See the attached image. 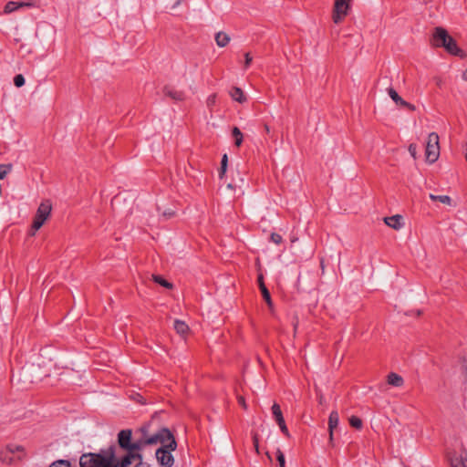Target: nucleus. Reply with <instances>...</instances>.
<instances>
[{
    "mask_svg": "<svg viewBox=\"0 0 467 467\" xmlns=\"http://www.w3.org/2000/svg\"><path fill=\"white\" fill-rule=\"evenodd\" d=\"M114 452H117L115 444L99 452H86L79 457L80 467H113Z\"/></svg>",
    "mask_w": 467,
    "mask_h": 467,
    "instance_id": "obj_1",
    "label": "nucleus"
},
{
    "mask_svg": "<svg viewBox=\"0 0 467 467\" xmlns=\"http://www.w3.org/2000/svg\"><path fill=\"white\" fill-rule=\"evenodd\" d=\"M431 44L436 47H443L451 55L460 57L465 56L464 51L458 47L456 40L441 26L434 28L431 36Z\"/></svg>",
    "mask_w": 467,
    "mask_h": 467,
    "instance_id": "obj_2",
    "label": "nucleus"
},
{
    "mask_svg": "<svg viewBox=\"0 0 467 467\" xmlns=\"http://www.w3.org/2000/svg\"><path fill=\"white\" fill-rule=\"evenodd\" d=\"M161 444L155 451V457L161 467H172L174 464V457L171 454L177 449V441L174 435L171 431V437H163V441H159Z\"/></svg>",
    "mask_w": 467,
    "mask_h": 467,
    "instance_id": "obj_3",
    "label": "nucleus"
},
{
    "mask_svg": "<svg viewBox=\"0 0 467 467\" xmlns=\"http://www.w3.org/2000/svg\"><path fill=\"white\" fill-rule=\"evenodd\" d=\"M163 437H171V431L166 427L161 428L156 433L151 435V437L139 438L135 441H131L130 447L127 451L140 452L144 447L148 445H155L159 443V441H163Z\"/></svg>",
    "mask_w": 467,
    "mask_h": 467,
    "instance_id": "obj_4",
    "label": "nucleus"
},
{
    "mask_svg": "<svg viewBox=\"0 0 467 467\" xmlns=\"http://www.w3.org/2000/svg\"><path fill=\"white\" fill-rule=\"evenodd\" d=\"M51 211L52 204L49 200H45L40 203L33 220L32 230L34 232L32 234H35V232L43 226L47 219L50 216Z\"/></svg>",
    "mask_w": 467,
    "mask_h": 467,
    "instance_id": "obj_5",
    "label": "nucleus"
},
{
    "mask_svg": "<svg viewBox=\"0 0 467 467\" xmlns=\"http://www.w3.org/2000/svg\"><path fill=\"white\" fill-rule=\"evenodd\" d=\"M425 156L430 163L435 162L440 156L439 136L436 132H431L428 136Z\"/></svg>",
    "mask_w": 467,
    "mask_h": 467,
    "instance_id": "obj_6",
    "label": "nucleus"
},
{
    "mask_svg": "<svg viewBox=\"0 0 467 467\" xmlns=\"http://www.w3.org/2000/svg\"><path fill=\"white\" fill-rule=\"evenodd\" d=\"M350 0H335L333 8V21L338 24L348 15Z\"/></svg>",
    "mask_w": 467,
    "mask_h": 467,
    "instance_id": "obj_7",
    "label": "nucleus"
},
{
    "mask_svg": "<svg viewBox=\"0 0 467 467\" xmlns=\"http://www.w3.org/2000/svg\"><path fill=\"white\" fill-rule=\"evenodd\" d=\"M118 445L121 450L127 451L132 441V431L130 429L121 430L118 433Z\"/></svg>",
    "mask_w": 467,
    "mask_h": 467,
    "instance_id": "obj_8",
    "label": "nucleus"
},
{
    "mask_svg": "<svg viewBox=\"0 0 467 467\" xmlns=\"http://www.w3.org/2000/svg\"><path fill=\"white\" fill-rule=\"evenodd\" d=\"M387 90H388L389 96L396 103L397 106L405 108V109H409L410 111H414L416 109V108L413 104H410V103L407 102L406 100H404L393 88H389Z\"/></svg>",
    "mask_w": 467,
    "mask_h": 467,
    "instance_id": "obj_9",
    "label": "nucleus"
},
{
    "mask_svg": "<svg viewBox=\"0 0 467 467\" xmlns=\"http://www.w3.org/2000/svg\"><path fill=\"white\" fill-rule=\"evenodd\" d=\"M133 456L130 451H126L120 458H118L116 452H114L113 467H133Z\"/></svg>",
    "mask_w": 467,
    "mask_h": 467,
    "instance_id": "obj_10",
    "label": "nucleus"
},
{
    "mask_svg": "<svg viewBox=\"0 0 467 467\" xmlns=\"http://www.w3.org/2000/svg\"><path fill=\"white\" fill-rule=\"evenodd\" d=\"M163 93L165 96L175 101H182L185 99V94L183 91L176 90L169 86H165L163 88Z\"/></svg>",
    "mask_w": 467,
    "mask_h": 467,
    "instance_id": "obj_11",
    "label": "nucleus"
},
{
    "mask_svg": "<svg viewBox=\"0 0 467 467\" xmlns=\"http://www.w3.org/2000/svg\"><path fill=\"white\" fill-rule=\"evenodd\" d=\"M339 422V416L337 411L332 410L328 417V431H329V441H333V431L336 429Z\"/></svg>",
    "mask_w": 467,
    "mask_h": 467,
    "instance_id": "obj_12",
    "label": "nucleus"
},
{
    "mask_svg": "<svg viewBox=\"0 0 467 467\" xmlns=\"http://www.w3.org/2000/svg\"><path fill=\"white\" fill-rule=\"evenodd\" d=\"M446 460L451 467H467L466 462H463L464 459L457 457L454 451H448Z\"/></svg>",
    "mask_w": 467,
    "mask_h": 467,
    "instance_id": "obj_13",
    "label": "nucleus"
},
{
    "mask_svg": "<svg viewBox=\"0 0 467 467\" xmlns=\"http://www.w3.org/2000/svg\"><path fill=\"white\" fill-rule=\"evenodd\" d=\"M401 220H402V216L400 214H396L393 216L384 218L385 223L388 226H389L395 230H399L401 228V226H402V223H400Z\"/></svg>",
    "mask_w": 467,
    "mask_h": 467,
    "instance_id": "obj_14",
    "label": "nucleus"
},
{
    "mask_svg": "<svg viewBox=\"0 0 467 467\" xmlns=\"http://www.w3.org/2000/svg\"><path fill=\"white\" fill-rule=\"evenodd\" d=\"M32 5H33V4H31V3L10 1L5 5L4 12L5 14H10V13L17 10L21 6H32Z\"/></svg>",
    "mask_w": 467,
    "mask_h": 467,
    "instance_id": "obj_15",
    "label": "nucleus"
},
{
    "mask_svg": "<svg viewBox=\"0 0 467 467\" xmlns=\"http://www.w3.org/2000/svg\"><path fill=\"white\" fill-rule=\"evenodd\" d=\"M229 94L234 100L239 103H244L246 101V97L244 94V91L238 87H233Z\"/></svg>",
    "mask_w": 467,
    "mask_h": 467,
    "instance_id": "obj_16",
    "label": "nucleus"
},
{
    "mask_svg": "<svg viewBox=\"0 0 467 467\" xmlns=\"http://www.w3.org/2000/svg\"><path fill=\"white\" fill-rule=\"evenodd\" d=\"M387 382L394 387H401L404 384V379L399 374L390 372L387 377Z\"/></svg>",
    "mask_w": 467,
    "mask_h": 467,
    "instance_id": "obj_17",
    "label": "nucleus"
},
{
    "mask_svg": "<svg viewBox=\"0 0 467 467\" xmlns=\"http://www.w3.org/2000/svg\"><path fill=\"white\" fill-rule=\"evenodd\" d=\"M174 329L180 336L184 337L188 334L190 328L184 321L176 319L174 321Z\"/></svg>",
    "mask_w": 467,
    "mask_h": 467,
    "instance_id": "obj_18",
    "label": "nucleus"
},
{
    "mask_svg": "<svg viewBox=\"0 0 467 467\" xmlns=\"http://www.w3.org/2000/svg\"><path fill=\"white\" fill-rule=\"evenodd\" d=\"M272 413L275 420L277 424L285 422V419L280 408V405L276 402H275L272 406Z\"/></svg>",
    "mask_w": 467,
    "mask_h": 467,
    "instance_id": "obj_19",
    "label": "nucleus"
},
{
    "mask_svg": "<svg viewBox=\"0 0 467 467\" xmlns=\"http://www.w3.org/2000/svg\"><path fill=\"white\" fill-rule=\"evenodd\" d=\"M215 42L218 47H224L230 42V36L224 32H218L215 35Z\"/></svg>",
    "mask_w": 467,
    "mask_h": 467,
    "instance_id": "obj_20",
    "label": "nucleus"
},
{
    "mask_svg": "<svg viewBox=\"0 0 467 467\" xmlns=\"http://www.w3.org/2000/svg\"><path fill=\"white\" fill-rule=\"evenodd\" d=\"M232 136L234 139V145L239 148L244 140V135L238 127H234L232 130Z\"/></svg>",
    "mask_w": 467,
    "mask_h": 467,
    "instance_id": "obj_21",
    "label": "nucleus"
},
{
    "mask_svg": "<svg viewBox=\"0 0 467 467\" xmlns=\"http://www.w3.org/2000/svg\"><path fill=\"white\" fill-rule=\"evenodd\" d=\"M261 293H262V296H263L264 300L265 301V303L267 304L268 307L270 308V310H272L274 307V304H273V301L271 298L270 292L265 285L262 286Z\"/></svg>",
    "mask_w": 467,
    "mask_h": 467,
    "instance_id": "obj_22",
    "label": "nucleus"
},
{
    "mask_svg": "<svg viewBox=\"0 0 467 467\" xmlns=\"http://www.w3.org/2000/svg\"><path fill=\"white\" fill-rule=\"evenodd\" d=\"M430 199L434 202H437V201L441 202V203H444V204H448V205L451 204V199L448 195H435V194L431 193Z\"/></svg>",
    "mask_w": 467,
    "mask_h": 467,
    "instance_id": "obj_23",
    "label": "nucleus"
},
{
    "mask_svg": "<svg viewBox=\"0 0 467 467\" xmlns=\"http://www.w3.org/2000/svg\"><path fill=\"white\" fill-rule=\"evenodd\" d=\"M152 277L155 283L161 285L165 288L171 289L173 287V285L167 281L166 279H164L161 275H153Z\"/></svg>",
    "mask_w": 467,
    "mask_h": 467,
    "instance_id": "obj_24",
    "label": "nucleus"
},
{
    "mask_svg": "<svg viewBox=\"0 0 467 467\" xmlns=\"http://www.w3.org/2000/svg\"><path fill=\"white\" fill-rule=\"evenodd\" d=\"M227 165H228V157H227V154H223L222 161H221V167L218 171L220 178H223V175L225 174L226 170H227Z\"/></svg>",
    "mask_w": 467,
    "mask_h": 467,
    "instance_id": "obj_25",
    "label": "nucleus"
},
{
    "mask_svg": "<svg viewBox=\"0 0 467 467\" xmlns=\"http://www.w3.org/2000/svg\"><path fill=\"white\" fill-rule=\"evenodd\" d=\"M13 169L11 163L0 164V180H3Z\"/></svg>",
    "mask_w": 467,
    "mask_h": 467,
    "instance_id": "obj_26",
    "label": "nucleus"
},
{
    "mask_svg": "<svg viewBox=\"0 0 467 467\" xmlns=\"http://www.w3.org/2000/svg\"><path fill=\"white\" fill-rule=\"evenodd\" d=\"M349 424L351 427H353L357 430H360L363 426V422H362L361 419L357 416H351L349 418Z\"/></svg>",
    "mask_w": 467,
    "mask_h": 467,
    "instance_id": "obj_27",
    "label": "nucleus"
},
{
    "mask_svg": "<svg viewBox=\"0 0 467 467\" xmlns=\"http://www.w3.org/2000/svg\"><path fill=\"white\" fill-rule=\"evenodd\" d=\"M150 424L147 423V424L142 425L139 429V432L140 433V438H144V437L149 438V437H151L152 434H150Z\"/></svg>",
    "mask_w": 467,
    "mask_h": 467,
    "instance_id": "obj_28",
    "label": "nucleus"
},
{
    "mask_svg": "<svg viewBox=\"0 0 467 467\" xmlns=\"http://www.w3.org/2000/svg\"><path fill=\"white\" fill-rule=\"evenodd\" d=\"M48 467H71V462L67 460H57Z\"/></svg>",
    "mask_w": 467,
    "mask_h": 467,
    "instance_id": "obj_29",
    "label": "nucleus"
},
{
    "mask_svg": "<svg viewBox=\"0 0 467 467\" xmlns=\"http://www.w3.org/2000/svg\"><path fill=\"white\" fill-rule=\"evenodd\" d=\"M275 454L276 461L278 462L280 467H285V459L283 451L280 449H277Z\"/></svg>",
    "mask_w": 467,
    "mask_h": 467,
    "instance_id": "obj_30",
    "label": "nucleus"
},
{
    "mask_svg": "<svg viewBox=\"0 0 467 467\" xmlns=\"http://www.w3.org/2000/svg\"><path fill=\"white\" fill-rule=\"evenodd\" d=\"M14 84L17 88H21L22 86H24L25 85V78H24V76L21 75V74L16 75L15 78H14Z\"/></svg>",
    "mask_w": 467,
    "mask_h": 467,
    "instance_id": "obj_31",
    "label": "nucleus"
},
{
    "mask_svg": "<svg viewBox=\"0 0 467 467\" xmlns=\"http://www.w3.org/2000/svg\"><path fill=\"white\" fill-rule=\"evenodd\" d=\"M6 451L10 454H14L16 451H24V448L21 445H13V444H11V445H7L6 446Z\"/></svg>",
    "mask_w": 467,
    "mask_h": 467,
    "instance_id": "obj_32",
    "label": "nucleus"
},
{
    "mask_svg": "<svg viewBox=\"0 0 467 467\" xmlns=\"http://www.w3.org/2000/svg\"><path fill=\"white\" fill-rule=\"evenodd\" d=\"M270 240L275 244H280L283 242V237L277 233H272L270 235Z\"/></svg>",
    "mask_w": 467,
    "mask_h": 467,
    "instance_id": "obj_33",
    "label": "nucleus"
},
{
    "mask_svg": "<svg viewBox=\"0 0 467 467\" xmlns=\"http://www.w3.org/2000/svg\"><path fill=\"white\" fill-rule=\"evenodd\" d=\"M8 453L9 452H7V451L6 452H1L0 453V459H1V461L10 464V463L13 462L14 459H13L12 456H10V457L7 456Z\"/></svg>",
    "mask_w": 467,
    "mask_h": 467,
    "instance_id": "obj_34",
    "label": "nucleus"
},
{
    "mask_svg": "<svg viewBox=\"0 0 467 467\" xmlns=\"http://www.w3.org/2000/svg\"><path fill=\"white\" fill-rule=\"evenodd\" d=\"M409 152L413 157L414 160L417 159V145L414 143L410 144Z\"/></svg>",
    "mask_w": 467,
    "mask_h": 467,
    "instance_id": "obj_35",
    "label": "nucleus"
},
{
    "mask_svg": "<svg viewBox=\"0 0 467 467\" xmlns=\"http://www.w3.org/2000/svg\"><path fill=\"white\" fill-rule=\"evenodd\" d=\"M252 439H253V443H254V449H255L256 452L259 453L258 434L257 433H254Z\"/></svg>",
    "mask_w": 467,
    "mask_h": 467,
    "instance_id": "obj_36",
    "label": "nucleus"
},
{
    "mask_svg": "<svg viewBox=\"0 0 467 467\" xmlns=\"http://www.w3.org/2000/svg\"><path fill=\"white\" fill-rule=\"evenodd\" d=\"M280 431L283 432L284 435L286 437H290L289 431L286 427L285 421L283 423L278 424Z\"/></svg>",
    "mask_w": 467,
    "mask_h": 467,
    "instance_id": "obj_37",
    "label": "nucleus"
},
{
    "mask_svg": "<svg viewBox=\"0 0 467 467\" xmlns=\"http://www.w3.org/2000/svg\"><path fill=\"white\" fill-rule=\"evenodd\" d=\"M131 452V455L133 456V461L137 462H143L142 461V454L140 452H137V451H130Z\"/></svg>",
    "mask_w": 467,
    "mask_h": 467,
    "instance_id": "obj_38",
    "label": "nucleus"
},
{
    "mask_svg": "<svg viewBox=\"0 0 467 467\" xmlns=\"http://www.w3.org/2000/svg\"><path fill=\"white\" fill-rule=\"evenodd\" d=\"M252 62V57L250 56V53H245L244 55V67L247 68Z\"/></svg>",
    "mask_w": 467,
    "mask_h": 467,
    "instance_id": "obj_39",
    "label": "nucleus"
},
{
    "mask_svg": "<svg viewBox=\"0 0 467 467\" xmlns=\"http://www.w3.org/2000/svg\"><path fill=\"white\" fill-rule=\"evenodd\" d=\"M257 283H258V286H259V289L260 291L262 290V286L263 285H265V282H264V276L262 274H260L257 277Z\"/></svg>",
    "mask_w": 467,
    "mask_h": 467,
    "instance_id": "obj_40",
    "label": "nucleus"
},
{
    "mask_svg": "<svg viewBox=\"0 0 467 467\" xmlns=\"http://www.w3.org/2000/svg\"><path fill=\"white\" fill-rule=\"evenodd\" d=\"M215 98H216L215 94L209 96V98L207 99L208 106L213 105L215 103Z\"/></svg>",
    "mask_w": 467,
    "mask_h": 467,
    "instance_id": "obj_41",
    "label": "nucleus"
},
{
    "mask_svg": "<svg viewBox=\"0 0 467 467\" xmlns=\"http://www.w3.org/2000/svg\"><path fill=\"white\" fill-rule=\"evenodd\" d=\"M133 467H150V465L147 462H136V464H134Z\"/></svg>",
    "mask_w": 467,
    "mask_h": 467,
    "instance_id": "obj_42",
    "label": "nucleus"
},
{
    "mask_svg": "<svg viewBox=\"0 0 467 467\" xmlns=\"http://www.w3.org/2000/svg\"><path fill=\"white\" fill-rule=\"evenodd\" d=\"M238 401L244 409L246 408V404L243 397H239Z\"/></svg>",
    "mask_w": 467,
    "mask_h": 467,
    "instance_id": "obj_43",
    "label": "nucleus"
},
{
    "mask_svg": "<svg viewBox=\"0 0 467 467\" xmlns=\"http://www.w3.org/2000/svg\"><path fill=\"white\" fill-rule=\"evenodd\" d=\"M173 214H174V213H173V212H167V213H163V215H164V216H168V217H171V216H172Z\"/></svg>",
    "mask_w": 467,
    "mask_h": 467,
    "instance_id": "obj_44",
    "label": "nucleus"
},
{
    "mask_svg": "<svg viewBox=\"0 0 467 467\" xmlns=\"http://www.w3.org/2000/svg\"><path fill=\"white\" fill-rule=\"evenodd\" d=\"M265 132H266L267 134H269V133H270V128H269V126H268L267 124H265Z\"/></svg>",
    "mask_w": 467,
    "mask_h": 467,
    "instance_id": "obj_45",
    "label": "nucleus"
},
{
    "mask_svg": "<svg viewBox=\"0 0 467 467\" xmlns=\"http://www.w3.org/2000/svg\"><path fill=\"white\" fill-rule=\"evenodd\" d=\"M463 374H464V377H465V378H466V379H467V366H465V367H464V372H463Z\"/></svg>",
    "mask_w": 467,
    "mask_h": 467,
    "instance_id": "obj_46",
    "label": "nucleus"
},
{
    "mask_svg": "<svg viewBox=\"0 0 467 467\" xmlns=\"http://www.w3.org/2000/svg\"><path fill=\"white\" fill-rule=\"evenodd\" d=\"M463 78L467 80V69L463 72Z\"/></svg>",
    "mask_w": 467,
    "mask_h": 467,
    "instance_id": "obj_47",
    "label": "nucleus"
},
{
    "mask_svg": "<svg viewBox=\"0 0 467 467\" xmlns=\"http://www.w3.org/2000/svg\"><path fill=\"white\" fill-rule=\"evenodd\" d=\"M417 315H418V316H420V315H421V311L418 310V311H417Z\"/></svg>",
    "mask_w": 467,
    "mask_h": 467,
    "instance_id": "obj_48",
    "label": "nucleus"
},
{
    "mask_svg": "<svg viewBox=\"0 0 467 467\" xmlns=\"http://www.w3.org/2000/svg\"><path fill=\"white\" fill-rule=\"evenodd\" d=\"M266 456L271 460V456L269 455L268 452H266Z\"/></svg>",
    "mask_w": 467,
    "mask_h": 467,
    "instance_id": "obj_49",
    "label": "nucleus"
},
{
    "mask_svg": "<svg viewBox=\"0 0 467 467\" xmlns=\"http://www.w3.org/2000/svg\"><path fill=\"white\" fill-rule=\"evenodd\" d=\"M463 462H466V464H467V458H465V459L463 460Z\"/></svg>",
    "mask_w": 467,
    "mask_h": 467,
    "instance_id": "obj_50",
    "label": "nucleus"
}]
</instances>
